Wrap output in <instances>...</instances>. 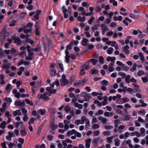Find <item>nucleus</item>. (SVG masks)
I'll list each match as a JSON object with an SVG mask.
<instances>
[{
    "label": "nucleus",
    "instance_id": "f257e3e1",
    "mask_svg": "<svg viewBox=\"0 0 148 148\" xmlns=\"http://www.w3.org/2000/svg\"><path fill=\"white\" fill-rule=\"evenodd\" d=\"M84 122L86 125V127H88L90 125V121L86 116H82L81 119H77L75 121V123L77 125H78L79 124H83Z\"/></svg>",
    "mask_w": 148,
    "mask_h": 148
},
{
    "label": "nucleus",
    "instance_id": "f03ea898",
    "mask_svg": "<svg viewBox=\"0 0 148 148\" xmlns=\"http://www.w3.org/2000/svg\"><path fill=\"white\" fill-rule=\"evenodd\" d=\"M49 93L45 92L43 94H39L38 95V98L39 99H42L44 100H49Z\"/></svg>",
    "mask_w": 148,
    "mask_h": 148
},
{
    "label": "nucleus",
    "instance_id": "7ed1b4c3",
    "mask_svg": "<svg viewBox=\"0 0 148 148\" xmlns=\"http://www.w3.org/2000/svg\"><path fill=\"white\" fill-rule=\"evenodd\" d=\"M100 26L102 34L104 35L105 34V32L109 30V29L105 23H102L101 24Z\"/></svg>",
    "mask_w": 148,
    "mask_h": 148
},
{
    "label": "nucleus",
    "instance_id": "20e7f679",
    "mask_svg": "<svg viewBox=\"0 0 148 148\" xmlns=\"http://www.w3.org/2000/svg\"><path fill=\"white\" fill-rule=\"evenodd\" d=\"M46 90L48 92L49 96H51L52 94H55L56 92V90L55 89H53V88L51 87H47L46 88Z\"/></svg>",
    "mask_w": 148,
    "mask_h": 148
},
{
    "label": "nucleus",
    "instance_id": "39448f33",
    "mask_svg": "<svg viewBox=\"0 0 148 148\" xmlns=\"http://www.w3.org/2000/svg\"><path fill=\"white\" fill-rule=\"evenodd\" d=\"M14 105L16 106H25V104L24 101L21 102L20 100H17L14 102Z\"/></svg>",
    "mask_w": 148,
    "mask_h": 148
},
{
    "label": "nucleus",
    "instance_id": "423d86ee",
    "mask_svg": "<svg viewBox=\"0 0 148 148\" xmlns=\"http://www.w3.org/2000/svg\"><path fill=\"white\" fill-rule=\"evenodd\" d=\"M81 68L85 71L88 70L90 69V67L89 62L87 61L85 63V64H84L81 66Z\"/></svg>",
    "mask_w": 148,
    "mask_h": 148
},
{
    "label": "nucleus",
    "instance_id": "0eeeda50",
    "mask_svg": "<svg viewBox=\"0 0 148 148\" xmlns=\"http://www.w3.org/2000/svg\"><path fill=\"white\" fill-rule=\"evenodd\" d=\"M129 47L128 45H126L123 47V50L125 53L126 55H128L130 53V52L129 50Z\"/></svg>",
    "mask_w": 148,
    "mask_h": 148
},
{
    "label": "nucleus",
    "instance_id": "6e6552de",
    "mask_svg": "<svg viewBox=\"0 0 148 148\" xmlns=\"http://www.w3.org/2000/svg\"><path fill=\"white\" fill-rule=\"evenodd\" d=\"M62 8L63 10L62 12L64 15V17L65 18H66L69 16L68 14L66 13V12H68L69 10H68L66 8L65 6L64 5L62 6Z\"/></svg>",
    "mask_w": 148,
    "mask_h": 148
},
{
    "label": "nucleus",
    "instance_id": "1a4fd4ad",
    "mask_svg": "<svg viewBox=\"0 0 148 148\" xmlns=\"http://www.w3.org/2000/svg\"><path fill=\"white\" fill-rule=\"evenodd\" d=\"M89 40L87 39L84 38L81 42V44L83 46H85L88 45Z\"/></svg>",
    "mask_w": 148,
    "mask_h": 148
},
{
    "label": "nucleus",
    "instance_id": "9d476101",
    "mask_svg": "<svg viewBox=\"0 0 148 148\" xmlns=\"http://www.w3.org/2000/svg\"><path fill=\"white\" fill-rule=\"evenodd\" d=\"M12 93L14 95L15 97L18 99L20 98V94L19 92H17L16 89H14L12 91Z\"/></svg>",
    "mask_w": 148,
    "mask_h": 148
},
{
    "label": "nucleus",
    "instance_id": "9b49d317",
    "mask_svg": "<svg viewBox=\"0 0 148 148\" xmlns=\"http://www.w3.org/2000/svg\"><path fill=\"white\" fill-rule=\"evenodd\" d=\"M91 141V139L90 138H88L85 140V147L86 148H89L90 147Z\"/></svg>",
    "mask_w": 148,
    "mask_h": 148
},
{
    "label": "nucleus",
    "instance_id": "f8f14e48",
    "mask_svg": "<svg viewBox=\"0 0 148 148\" xmlns=\"http://www.w3.org/2000/svg\"><path fill=\"white\" fill-rule=\"evenodd\" d=\"M64 129L66 130H67L69 128V124L70 123V122L67 120H65L64 121Z\"/></svg>",
    "mask_w": 148,
    "mask_h": 148
},
{
    "label": "nucleus",
    "instance_id": "ddd939ff",
    "mask_svg": "<svg viewBox=\"0 0 148 148\" xmlns=\"http://www.w3.org/2000/svg\"><path fill=\"white\" fill-rule=\"evenodd\" d=\"M58 127L57 125H55L54 122L50 123V125L49 127V129H51L56 130Z\"/></svg>",
    "mask_w": 148,
    "mask_h": 148
},
{
    "label": "nucleus",
    "instance_id": "4468645a",
    "mask_svg": "<svg viewBox=\"0 0 148 148\" xmlns=\"http://www.w3.org/2000/svg\"><path fill=\"white\" fill-rule=\"evenodd\" d=\"M47 111L45 109H40L38 111V112L41 115H44L47 113Z\"/></svg>",
    "mask_w": 148,
    "mask_h": 148
},
{
    "label": "nucleus",
    "instance_id": "2eb2a0df",
    "mask_svg": "<svg viewBox=\"0 0 148 148\" xmlns=\"http://www.w3.org/2000/svg\"><path fill=\"white\" fill-rule=\"evenodd\" d=\"M98 119L99 120L101 121L103 124L106 123L107 121V119L106 118L103 117L101 116L99 117Z\"/></svg>",
    "mask_w": 148,
    "mask_h": 148
},
{
    "label": "nucleus",
    "instance_id": "dca6fc26",
    "mask_svg": "<svg viewBox=\"0 0 148 148\" xmlns=\"http://www.w3.org/2000/svg\"><path fill=\"white\" fill-rule=\"evenodd\" d=\"M13 114L14 116H16L17 115L21 116V113L20 110H17L13 111Z\"/></svg>",
    "mask_w": 148,
    "mask_h": 148
},
{
    "label": "nucleus",
    "instance_id": "f3484780",
    "mask_svg": "<svg viewBox=\"0 0 148 148\" xmlns=\"http://www.w3.org/2000/svg\"><path fill=\"white\" fill-rule=\"evenodd\" d=\"M36 27V35H38L40 34V32L39 31V27L38 26V23L36 22V24L35 25Z\"/></svg>",
    "mask_w": 148,
    "mask_h": 148
},
{
    "label": "nucleus",
    "instance_id": "a211bd4d",
    "mask_svg": "<svg viewBox=\"0 0 148 148\" xmlns=\"http://www.w3.org/2000/svg\"><path fill=\"white\" fill-rule=\"evenodd\" d=\"M136 92H137V93L136 94V96L139 98H142L141 91L139 89H138L136 90Z\"/></svg>",
    "mask_w": 148,
    "mask_h": 148
},
{
    "label": "nucleus",
    "instance_id": "6ab92c4d",
    "mask_svg": "<svg viewBox=\"0 0 148 148\" xmlns=\"http://www.w3.org/2000/svg\"><path fill=\"white\" fill-rule=\"evenodd\" d=\"M116 58L115 57H111L110 56L107 57L106 60L108 62L111 61L113 63L116 60Z\"/></svg>",
    "mask_w": 148,
    "mask_h": 148
},
{
    "label": "nucleus",
    "instance_id": "aec40b11",
    "mask_svg": "<svg viewBox=\"0 0 148 148\" xmlns=\"http://www.w3.org/2000/svg\"><path fill=\"white\" fill-rule=\"evenodd\" d=\"M20 133L22 136H25L27 134V132L24 128H23L21 129Z\"/></svg>",
    "mask_w": 148,
    "mask_h": 148
},
{
    "label": "nucleus",
    "instance_id": "412c9836",
    "mask_svg": "<svg viewBox=\"0 0 148 148\" xmlns=\"http://www.w3.org/2000/svg\"><path fill=\"white\" fill-rule=\"evenodd\" d=\"M86 17L84 16L82 17L81 16H79L77 18V20L78 21H80L81 22H83L85 20Z\"/></svg>",
    "mask_w": 148,
    "mask_h": 148
},
{
    "label": "nucleus",
    "instance_id": "4be33fe9",
    "mask_svg": "<svg viewBox=\"0 0 148 148\" xmlns=\"http://www.w3.org/2000/svg\"><path fill=\"white\" fill-rule=\"evenodd\" d=\"M20 125H23V122L22 121H18L14 123V126L16 128H18Z\"/></svg>",
    "mask_w": 148,
    "mask_h": 148
},
{
    "label": "nucleus",
    "instance_id": "5701e85b",
    "mask_svg": "<svg viewBox=\"0 0 148 148\" xmlns=\"http://www.w3.org/2000/svg\"><path fill=\"white\" fill-rule=\"evenodd\" d=\"M30 46L29 45H27V52L28 53V56H32L34 54V52L31 51L30 50Z\"/></svg>",
    "mask_w": 148,
    "mask_h": 148
},
{
    "label": "nucleus",
    "instance_id": "b1692460",
    "mask_svg": "<svg viewBox=\"0 0 148 148\" xmlns=\"http://www.w3.org/2000/svg\"><path fill=\"white\" fill-rule=\"evenodd\" d=\"M100 23L99 22L97 24H95L93 27H92L91 29L93 31L97 30L98 29V27L99 26Z\"/></svg>",
    "mask_w": 148,
    "mask_h": 148
},
{
    "label": "nucleus",
    "instance_id": "393cba45",
    "mask_svg": "<svg viewBox=\"0 0 148 148\" xmlns=\"http://www.w3.org/2000/svg\"><path fill=\"white\" fill-rule=\"evenodd\" d=\"M138 55L139 56L141 62H144L145 61L143 53L141 52H139L138 53Z\"/></svg>",
    "mask_w": 148,
    "mask_h": 148
},
{
    "label": "nucleus",
    "instance_id": "a878e982",
    "mask_svg": "<svg viewBox=\"0 0 148 148\" xmlns=\"http://www.w3.org/2000/svg\"><path fill=\"white\" fill-rule=\"evenodd\" d=\"M89 61V62H91L93 65L95 66L96 65L98 61L97 60L95 59H91L89 61Z\"/></svg>",
    "mask_w": 148,
    "mask_h": 148
},
{
    "label": "nucleus",
    "instance_id": "bb28decb",
    "mask_svg": "<svg viewBox=\"0 0 148 148\" xmlns=\"http://www.w3.org/2000/svg\"><path fill=\"white\" fill-rule=\"evenodd\" d=\"M113 63H112L109 64L108 70L110 72H112L114 71V69L113 67Z\"/></svg>",
    "mask_w": 148,
    "mask_h": 148
},
{
    "label": "nucleus",
    "instance_id": "cd10ccee",
    "mask_svg": "<svg viewBox=\"0 0 148 148\" xmlns=\"http://www.w3.org/2000/svg\"><path fill=\"white\" fill-rule=\"evenodd\" d=\"M57 71L55 69H52L51 70L50 73V75L52 77H55L56 75Z\"/></svg>",
    "mask_w": 148,
    "mask_h": 148
},
{
    "label": "nucleus",
    "instance_id": "c85d7f7f",
    "mask_svg": "<svg viewBox=\"0 0 148 148\" xmlns=\"http://www.w3.org/2000/svg\"><path fill=\"white\" fill-rule=\"evenodd\" d=\"M113 113L112 112H106L104 113V115L107 117H111L113 115Z\"/></svg>",
    "mask_w": 148,
    "mask_h": 148
},
{
    "label": "nucleus",
    "instance_id": "c756f323",
    "mask_svg": "<svg viewBox=\"0 0 148 148\" xmlns=\"http://www.w3.org/2000/svg\"><path fill=\"white\" fill-rule=\"evenodd\" d=\"M6 125V122L5 121H4L2 122L0 124V128L3 129H4L5 128V126Z\"/></svg>",
    "mask_w": 148,
    "mask_h": 148
},
{
    "label": "nucleus",
    "instance_id": "7c9ffc66",
    "mask_svg": "<svg viewBox=\"0 0 148 148\" xmlns=\"http://www.w3.org/2000/svg\"><path fill=\"white\" fill-rule=\"evenodd\" d=\"M137 65L136 63H134L133 64V67L130 69V71L132 72H134L136 69V67Z\"/></svg>",
    "mask_w": 148,
    "mask_h": 148
},
{
    "label": "nucleus",
    "instance_id": "2f4dec72",
    "mask_svg": "<svg viewBox=\"0 0 148 148\" xmlns=\"http://www.w3.org/2000/svg\"><path fill=\"white\" fill-rule=\"evenodd\" d=\"M114 145L116 146H119L120 144V140L117 138H115L114 140Z\"/></svg>",
    "mask_w": 148,
    "mask_h": 148
},
{
    "label": "nucleus",
    "instance_id": "473e14b6",
    "mask_svg": "<svg viewBox=\"0 0 148 148\" xmlns=\"http://www.w3.org/2000/svg\"><path fill=\"white\" fill-rule=\"evenodd\" d=\"M114 138L113 136L108 137L106 138L107 142L110 143H111L112 142V139Z\"/></svg>",
    "mask_w": 148,
    "mask_h": 148
},
{
    "label": "nucleus",
    "instance_id": "72a5a7b5",
    "mask_svg": "<svg viewBox=\"0 0 148 148\" xmlns=\"http://www.w3.org/2000/svg\"><path fill=\"white\" fill-rule=\"evenodd\" d=\"M58 64L59 67L61 69V71L62 72H63L64 70L63 67V65L62 62H58Z\"/></svg>",
    "mask_w": 148,
    "mask_h": 148
},
{
    "label": "nucleus",
    "instance_id": "f704fd0d",
    "mask_svg": "<svg viewBox=\"0 0 148 148\" xmlns=\"http://www.w3.org/2000/svg\"><path fill=\"white\" fill-rule=\"evenodd\" d=\"M114 49L112 47H110L107 50V53L108 54L110 55L112 53Z\"/></svg>",
    "mask_w": 148,
    "mask_h": 148
},
{
    "label": "nucleus",
    "instance_id": "c9c22d12",
    "mask_svg": "<svg viewBox=\"0 0 148 148\" xmlns=\"http://www.w3.org/2000/svg\"><path fill=\"white\" fill-rule=\"evenodd\" d=\"M131 76L130 75H128L126 76L125 79V81L126 83L127 84H129L130 83V79Z\"/></svg>",
    "mask_w": 148,
    "mask_h": 148
},
{
    "label": "nucleus",
    "instance_id": "e433bc0d",
    "mask_svg": "<svg viewBox=\"0 0 148 148\" xmlns=\"http://www.w3.org/2000/svg\"><path fill=\"white\" fill-rule=\"evenodd\" d=\"M21 41L18 38H16L15 39L14 43L17 45H19L21 43Z\"/></svg>",
    "mask_w": 148,
    "mask_h": 148
},
{
    "label": "nucleus",
    "instance_id": "4c0bfd02",
    "mask_svg": "<svg viewBox=\"0 0 148 148\" xmlns=\"http://www.w3.org/2000/svg\"><path fill=\"white\" fill-rule=\"evenodd\" d=\"M75 130L74 129H72L71 131H69L67 132V135L68 136L72 135L73 134H75Z\"/></svg>",
    "mask_w": 148,
    "mask_h": 148
},
{
    "label": "nucleus",
    "instance_id": "58836bf2",
    "mask_svg": "<svg viewBox=\"0 0 148 148\" xmlns=\"http://www.w3.org/2000/svg\"><path fill=\"white\" fill-rule=\"evenodd\" d=\"M64 109L66 112L69 113L71 110V108L70 106H66L64 107Z\"/></svg>",
    "mask_w": 148,
    "mask_h": 148
},
{
    "label": "nucleus",
    "instance_id": "ea45409f",
    "mask_svg": "<svg viewBox=\"0 0 148 148\" xmlns=\"http://www.w3.org/2000/svg\"><path fill=\"white\" fill-rule=\"evenodd\" d=\"M24 32L25 33L27 34L28 33H31L32 32V28H29V29H24Z\"/></svg>",
    "mask_w": 148,
    "mask_h": 148
},
{
    "label": "nucleus",
    "instance_id": "a19ab883",
    "mask_svg": "<svg viewBox=\"0 0 148 148\" xmlns=\"http://www.w3.org/2000/svg\"><path fill=\"white\" fill-rule=\"evenodd\" d=\"M95 9V10L98 12H100L102 10L101 8L99 6H97Z\"/></svg>",
    "mask_w": 148,
    "mask_h": 148
},
{
    "label": "nucleus",
    "instance_id": "79ce46f5",
    "mask_svg": "<svg viewBox=\"0 0 148 148\" xmlns=\"http://www.w3.org/2000/svg\"><path fill=\"white\" fill-rule=\"evenodd\" d=\"M10 64L8 63L7 64H5L3 65L2 68L5 69H8L10 67Z\"/></svg>",
    "mask_w": 148,
    "mask_h": 148
},
{
    "label": "nucleus",
    "instance_id": "37998d69",
    "mask_svg": "<svg viewBox=\"0 0 148 148\" xmlns=\"http://www.w3.org/2000/svg\"><path fill=\"white\" fill-rule=\"evenodd\" d=\"M141 79L144 83H146L148 81V77L147 76L142 77Z\"/></svg>",
    "mask_w": 148,
    "mask_h": 148
},
{
    "label": "nucleus",
    "instance_id": "c03bdc74",
    "mask_svg": "<svg viewBox=\"0 0 148 148\" xmlns=\"http://www.w3.org/2000/svg\"><path fill=\"white\" fill-rule=\"evenodd\" d=\"M36 120V119L34 118H32L29 122V125H31V124H33Z\"/></svg>",
    "mask_w": 148,
    "mask_h": 148
},
{
    "label": "nucleus",
    "instance_id": "a18cd8bd",
    "mask_svg": "<svg viewBox=\"0 0 148 148\" xmlns=\"http://www.w3.org/2000/svg\"><path fill=\"white\" fill-rule=\"evenodd\" d=\"M110 132L109 131H104L103 133V134L105 136H109L110 134Z\"/></svg>",
    "mask_w": 148,
    "mask_h": 148
},
{
    "label": "nucleus",
    "instance_id": "49530a36",
    "mask_svg": "<svg viewBox=\"0 0 148 148\" xmlns=\"http://www.w3.org/2000/svg\"><path fill=\"white\" fill-rule=\"evenodd\" d=\"M70 56L69 55L65 56V61L66 62L68 63L70 61Z\"/></svg>",
    "mask_w": 148,
    "mask_h": 148
},
{
    "label": "nucleus",
    "instance_id": "de8ad7c7",
    "mask_svg": "<svg viewBox=\"0 0 148 148\" xmlns=\"http://www.w3.org/2000/svg\"><path fill=\"white\" fill-rule=\"evenodd\" d=\"M26 55V52L25 51H22L19 54V56L22 58H23Z\"/></svg>",
    "mask_w": 148,
    "mask_h": 148
},
{
    "label": "nucleus",
    "instance_id": "09e8293b",
    "mask_svg": "<svg viewBox=\"0 0 148 148\" xmlns=\"http://www.w3.org/2000/svg\"><path fill=\"white\" fill-rule=\"evenodd\" d=\"M138 113L141 115H144L145 114V112L144 110H141L138 112Z\"/></svg>",
    "mask_w": 148,
    "mask_h": 148
},
{
    "label": "nucleus",
    "instance_id": "8fccbe9b",
    "mask_svg": "<svg viewBox=\"0 0 148 148\" xmlns=\"http://www.w3.org/2000/svg\"><path fill=\"white\" fill-rule=\"evenodd\" d=\"M95 19V18L94 16H92L88 21V23L90 25L92 24L93 21Z\"/></svg>",
    "mask_w": 148,
    "mask_h": 148
},
{
    "label": "nucleus",
    "instance_id": "3c124183",
    "mask_svg": "<svg viewBox=\"0 0 148 148\" xmlns=\"http://www.w3.org/2000/svg\"><path fill=\"white\" fill-rule=\"evenodd\" d=\"M90 71L91 72V73L92 74H97L98 73V71L95 69H92L90 70Z\"/></svg>",
    "mask_w": 148,
    "mask_h": 148
},
{
    "label": "nucleus",
    "instance_id": "603ef678",
    "mask_svg": "<svg viewBox=\"0 0 148 148\" xmlns=\"http://www.w3.org/2000/svg\"><path fill=\"white\" fill-rule=\"evenodd\" d=\"M131 118L130 116L129 115H126L124 116L123 120L125 121H129Z\"/></svg>",
    "mask_w": 148,
    "mask_h": 148
},
{
    "label": "nucleus",
    "instance_id": "864d4df0",
    "mask_svg": "<svg viewBox=\"0 0 148 148\" xmlns=\"http://www.w3.org/2000/svg\"><path fill=\"white\" fill-rule=\"evenodd\" d=\"M119 75L121 76L123 78H125L126 77V75L124 73L122 72H120L119 73Z\"/></svg>",
    "mask_w": 148,
    "mask_h": 148
},
{
    "label": "nucleus",
    "instance_id": "5fc2aeb1",
    "mask_svg": "<svg viewBox=\"0 0 148 148\" xmlns=\"http://www.w3.org/2000/svg\"><path fill=\"white\" fill-rule=\"evenodd\" d=\"M144 73V72L142 70H139L137 73L138 75L139 76L143 75Z\"/></svg>",
    "mask_w": 148,
    "mask_h": 148
},
{
    "label": "nucleus",
    "instance_id": "6e6d98bb",
    "mask_svg": "<svg viewBox=\"0 0 148 148\" xmlns=\"http://www.w3.org/2000/svg\"><path fill=\"white\" fill-rule=\"evenodd\" d=\"M99 62L101 64H103L104 63V58L101 56H100L99 57Z\"/></svg>",
    "mask_w": 148,
    "mask_h": 148
},
{
    "label": "nucleus",
    "instance_id": "4d7b16f0",
    "mask_svg": "<svg viewBox=\"0 0 148 148\" xmlns=\"http://www.w3.org/2000/svg\"><path fill=\"white\" fill-rule=\"evenodd\" d=\"M61 82L64 84V85H65L67 84L69 82L67 79H62Z\"/></svg>",
    "mask_w": 148,
    "mask_h": 148
},
{
    "label": "nucleus",
    "instance_id": "13d9d810",
    "mask_svg": "<svg viewBox=\"0 0 148 148\" xmlns=\"http://www.w3.org/2000/svg\"><path fill=\"white\" fill-rule=\"evenodd\" d=\"M92 123H95L97 122L98 120H97V119L95 116H92Z\"/></svg>",
    "mask_w": 148,
    "mask_h": 148
},
{
    "label": "nucleus",
    "instance_id": "bf43d9fd",
    "mask_svg": "<svg viewBox=\"0 0 148 148\" xmlns=\"http://www.w3.org/2000/svg\"><path fill=\"white\" fill-rule=\"evenodd\" d=\"M12 116V114H10V112L8 111H7L5 113V116L6 117H7L8 118H10V117Z\"/></svg>",
    "mask_w": 148,
    "mask_h": 148
},
{
    "label": "nucleus",
    "instance_id": "052dcab7",
    "mask_svg": "<svg viewBox=\"0 0 148 148\" xmlns=\"http://www.w3.org/2000/svg\"><path fill=\"white\" fill-rule=\"evenodd\" d=\"M12 86L10 84H8L6 87V89L7 90H9V92L10 91L11 88H12Z\"/></svg>",
    "mask_w": 148,
    "mask_h": 148
},
{
    "label": "nucleus",
    "instance_id": "680f3d73",
    "mask_svg": "<svg viewBox=\"0 0 148 148\" xmlns=\"http://www.w3.org/2000/svg\"><path fill=\"white\" fill-rule=\"evenodd\" d=\"M139 101H140V103L142 104V105H141V106H142L145 107L147 105V104L146 103H144V101L143 100H141V99H140L139 100Z\"/></svg>",
    "mask_w": 148,
    "mask_h": 148
},
{
    "label": "nucleus",
    "instance_id": "e2e57ef3",
    "mask_svg": "<svg viewBox=\"0 0 148 148\" xmlns=\"http://www.w3.org/2000/svg\"><path fill=\"white\" fill-rule=\"evenodd\" d=\"M28 117L27 114H24L23 117V121H26L28 119Z\"/></svg>",
    "mask_w": 148,
    "mask_h": 148
},
{
    "label": "nucleus",
    "instance_id": "0e129e2a",
    "mask_svg": "<svg viewBox=\"0 0 148 148\" xmlns=\"http://www.w3.org/2000/svg\"><path fill=\"white\" fill-rule=\"evenodd\" d=\"M116 64L120 66H121L122 67H124L125 65L124 64H123L121 62L118 61L116 62Z\"/></svg>",
    "mask_w": 148,
    "mask_h": 148
},
{
    "label": "nucleus",
    "instance_id": "69168bd1",
    "mask_svg": "<svg viewBox=\"0 0 148 148\" xmlns=\"http://www.w3.org/2000/svg\"><path fill=\"white\" fill-rule=\"evenodd\" d=\"M75 84L77 85H80L81 86H83V85L82 83V80H80L78 82H75Z\"/></svg>",
    "mask_w": 148,
    "mask_h": 148
},
{
    "label": "nucleus",
    "instance_id": "338daca9",
    "mask_svg": "<svg viewBox=\"0 0 148 148\" xmlns=\"http://www.w3.org/2000/svg\"><path fill=\"white\" fill-rule=\"evenodd\" d=\"M79 43V42L77 40H73L71 42V44L72 45L74 44L75 45H77Z\"/></svg>",
    "mask_w": 148,
    "mask_h": 148
},
{
    "label": "nucleus",
    "instance_id": "774afa93",
    "mask_svg": "<svg viewBox=\"0 0 148 148\" xmlns=\"http://www.w3.org/2000/svg\"><path fill=\"white\" fill-rule=\"evenodd\" d=\"M108 83V82L106 80H103L102 82V85L103 86H107Z\"/></svg>",
    "mask_w": 148,
    "mask_h": 148
}]
</instances>
